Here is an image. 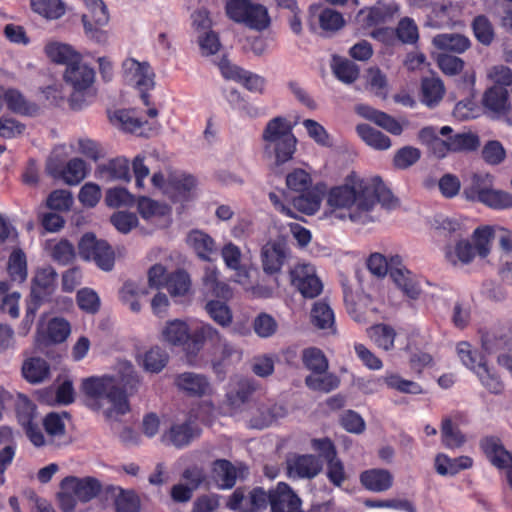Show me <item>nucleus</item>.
Segmentation results:
<instances>
[{"label": "nucleus", "mask_w": 512, "mask_h": 512, "mask_svg": "<svg viewBox=\"0 0 512 512\" xmlns=\"http://www.w3.org/2000/svg\"><path fill=\"white\" fill-rule=\"evenodd\" d=\"M377 203L388 209L398 204L380 177L361 179L351 175L344 185L331 189L327 197L331 217L349 219L358 225L372 224L379 219Z\"/></svg>", "instance_id": "obj_1"}, {"label": "nucleus", "mask_w": 512, "mask_h": 512, "mask_svg": "<svg viewBox=\"0 0 512 512\" xmlns=\"http://www.w3.org/2000/svg\"><path fill=\"white\" fill-rule=\"evenodd\" d=\"M140 379L133 365L125 360L116 365V374L91 376L82 380L85 403L92 410H102L108 419L117 418L129 410L128 397L136 393Z\"/></svg>", "instance_id": "obj_2"}, {"label": "nucleus", "mask_w": 512, "mask_h": 512, "mask_svg": "<svg viewBox=\"0 0 512 512\" xmlns=\"http://www.w3.org/2000/svg\"><path fill=\"white\" fill-rule=\"evenodd\" d=\"M264 150L275 158V164L281 165L290 159L296 150V137L292 126L285 117L271 119L263 130Z\"/></svg>", "instance_id": "obj_3"}, {"label": "nucleus", "mask_w": 512, "mask_h": 512, "mask_svg": "<svg viewBox=\"0 0 512 512\" xmlns=\"http://www.w3.org/2000/svg\"><path fill=\"white\" fill-rule=\"evenodd\" d=\"M163 339L172 346H181L189 355H196L205 342L219 340L218 332L210 325H203L200 329L189 332L187 322H168L162 331Z\"/></svg>", "instance_id": "obj_4"}, {"label": "nucleus", "mask_w": 512, "mask_h": 512, "mask_svg": "<svg viewBox=\"0 0 512 512\" xmlns=\"http://www.w3.org/2000/svg\"><path fill=\"white\" fill-rule=\"evenodd\" d=\"M58 493L59 507L63 512H72L78 501L87 503L98 496L102 489L100 481L94 477H65Z\"/></svg>", "instance_id": "obj_5"}, {"label": "nucleus", "mask_w": 512, "mask_h": 512, "mask_svg": "<svg viewBox=\"0 0 512 512\" xmlns=\"http://www.w3.org/2000/svg\"><path fill=\"white\" fill-rule=\"evenodd\" d=\"M494 230L490 226L478 227L474 230L471 240H459L453 250L446 252V257L452 265L470 264L476 255L486 258L491 252V241Z\"/></svg>", "instance_id": "obj_6"}, {"label": "nucleus", "mask_w": 512, "mask_h": 512, "mask_svg": "<svg viewBox=\"0 0 512 512\" xmlns=\"http://www.w3.org/2000/svg\"><path fill=\"white\" fill-rule=\"evenodd\" d=\"M63 77L66 84L73 89L70 96L71 108L74 110L81 109L86 102L85 94L94 83L95 72L93 68L88 66L81 57L65 69Z\"/></svg>", "instance_id": "obj_7"}, {"label": "nucleus", "mask_w": 512, "mask_h": 512, "mask_svg": "<svg viewBox=\"0 0 512 512\" xmlns=\"http://www.w3.org/2000/svg\"><path fill=\"white\" fill-rule=\"evenodd\" d=\"M154 76L148 62H139L134 58H127L122 62L123 80L126 84L139 90L145 105H149L147 92L155 85Z\"/></svg>", "instance_id": "obj_8"}, {"label": "nucleus", "mask_w": 512, "mask_h": 512, "mask_svg": "<svg viewBox=\"0 0 512 512\" xmlns=\"http://www.w3.org/2000/svg\"><path fill=\"white\" fill-rule=\"evenodd\" d=\"M79 255L87 261H94L104 270L110 271L114 267L115 253L107 241L97 239L93 233H86L78 244Z\"/></svg>", "instance_id": "obj_9"}, {"label": "nucleus", "mask_w": 512, "mask_h": 512, "mask_svg": "<svg viewBox=\"0 0 512 512\" xmlns=\"http://www.w3.org/2000/svg\"><path fill=\"white\" fill-rule=\"evenodd\" d=\"M291 283L306 298L318 296L323 289L316 270L310 263H297L290 269Z\"/></svg>", "instance_id": "obj_10"}, {"label": "nucleus", "mask_w": 512, "mask_h": 512, "mask_svg": "<svg viewBox=\"0 0 512 512\" xmlns=\"http://www.w3.org/2000/svg\"><path fill=\"white\" fill-rule=\"evenodd\" d=\"M399 11L400 6L395 1L385 3L379 0L374 6L361 9L355 21L362 28H370L393 20Z\"/></svg>", "instance_id": "obj_11"}, {"label": "nucleus", "mask_w": 512, "mask_h": 512, "mask_svg": "<svg viewBox=\"0 0 512 512\" xmlns=\"http://www.w3.org/2000/svg\"><path fill=\"white\" fill-rule=\"evenodd\" d=\"M291 257L290 249L284 239L267 242L261 249V262L266 274H277Z\"/></svg>", "instance_id": "obj_12"}, {"label": "nucleus", "mask_w": 512, "mask_h": 512, "mask_svg": "<svg viewBox=\"0 0 512 512\" xmlns=\"http://www.w3.org/2000/svg\"><path fill=\"white\" fill-rule=\"evenodd\" d=\"M322 469L321 459L312 454H293L286 459L287 475L291 479H313Z\"/></svg>", "instance_id": "obj_13"}, {"label": "nucleus", "mask_w": 512, "mask_h": 512, "mask_svg": "<svg viewBox=\"0 0 512 512\" xmlns=\"http://www.w3.org/2000/svg\"><path fill=\"white\" fill-rule=\"evenodd\" d=\"M248 473V468L245 465L235 466L226 459H217L211 465V478L222 490L232 489L237 479H245Z\"/></svg>", "instance_id": "obj_14"}, {"label": "nucleus", "mask_w": 512, "mask_h": 512, "mask_svg": "<svg viewBox=\"0 0 512 512\" xmlns=\"http://www.w3.org/2000/svg\"><path fill=\"white\" fill-rule=\"evenodd\" d=\"M480 447L494 466L499 469H507V480L512 488V454L503 447L497 437L482 439Z\"/></svg>", "instance_id": "obj_15"}, {"label": "nucleus", "mask_w": 512, "mask_h": 512, "mask_svg": "<svg viewBox=\"0 0 512 512\" xmlns=\"http://www.w3.org/2000/svg\"><path fill=\"white\" fill-rule=\"evenodd\" d=\"M69 322H39L35 343L39 350L65 341L70 335Z\"/></svg>", "instance_id": "obj_16"}, {"label": "nucleus", "mask_w": 512, "mask_h": 512, "mask_svg": "<svg viewBox=\"0 0 512 512\" xmlns=\"http://www.w3.org/2000/svg\"><path fill=\"white\" fill-rule=\"evenodd\" d=\"M482 105L492 118L504 119L511 106L508 90L497 85L491 86L482 96Z\"/></svg>", "instance_id": "obj_17"}, {"label": "nucleus", "mask_w": 512, "mask_h": 512, "mask_svg": "<svg viewBox=\"0 0 512 512\" xmlns=\"http://www.w3.org/2000/svg\"><path fill=\"white\" fill-rule=\"evenodd\" d=\"M111 122L124 131L135 133L139 136L150 137L157 134L159 125H150L147 121H141L132 111L118 110L111 117Z\"/></svg>", "instance_id": "obj_18"}, {"label": "nucleus", "mask_w": 512, "mask_h": 512, "mask_svg": "<svg viewBox=\"0 0 512 512\" xmlns=\"http://www.w3.org/2000/svg\"><path fill=\"white\" fill-rule=\"evenodd\" d=\"M325 193L326 186L319 183L313 186L310 190L299 193L298 196L288 197L285 195V201L291 203L293 208L297 211L307 215H312L319 210Z\"/></svg>", "instance_id": "obj_19"}, {"label": "nucleus", "mask_w": 512, "mask_h": 512, "mask_svg": "<svg viewBox=\"0 0 512 512\" xmlns=\"http://www.w3.org/2000/svg\"><path fill=\"white\" fill-rule=\"evenodd\" d=\"M383 384L401 393L421 394L423 392L422 387L418 383L403 379L398 374H387L383 377L368 380L367 384L362 386V389L366 393H372L378 391Z\"/></svg>", "instance_id": "obj_20"}, {"label": "nucleus", "mask_w": 512, "mask_h": 512, "mask_svg": "<svg viewBox=\"0 0 512 512\" xmlns=\"http://www.w3.org/2000/svg\"><path fill=\"white\" fill-rule=\"evenodd\" d=\"M166 192L175 201H187L190 199L192 192L196 188L197 181L194 176L182 172L170 173Z\"/></svg>", "instance_id": "obj_21"}, {"label": "nucleus", "mask_w": 512, "mask_h": 512, "mask_svg": "<svg viewBox=\"0 0 512 512\" xmlns=\"http://www.w3.org/2000/svg\"><path fill=\"white\" fill-rule=\"evenodd\" d=\"M442 136H448V143L451 152H470L480 146V139L472 131L454 132L449 126H443L439 130Z\"/></svg>", "instance_id": "obj_22"}, {"label": "nucleus", "mask_w": 512, "mask_h": 512, "mask_svg": "<svg viewBox=\"0 0 512 512\" xmlns=\"http://www.w3.org/2000/svg\"><path fill=\"white\" fill-rule=\"evenodd\" d=\"M355 112L393 135H400L403 131L401 124L394 117L369 105L358 104L355 106Z\"/></svg>", "instance_id": "obj_23"}, {"label": "nucleus", "mask_w": 512, "mask_h": 512, "mask_svg": "<svg viewBox=\"0 0 512 512\" xmlns=\"http://www.w3.org/2000/svg\"><path fill=\"white\" fill-rule=\"evenodd\" d=\"M271 512H304V510L300 497L288 484L280 482L276 487Z\"/></svg>", "instance_id": "obj_24"}, {"label": "nucleus", "mask_w": 512, "mask_h": 512, "mask_svg": "<svg viewBox=\"0 0 512 512\" xmlns=\"http://www.w3.org/2000/svg\"><path fill=\"white\" fill-rule=\"evenodd\" d=\"M286 415L287 409L284 405L269 401L258 406L250 423L253 428L263 429L270 426L278 419L284 418Z\"/></svg>", "instance_id": "obj_25"}, {"label": "nucleus", "mask_w": 512, "mask_h": 512, "mask_svg": "<svg viewBox=\"0 0 512 512\" xmlns=\"http://www.w3.org/2000/svg\"><path fill=\"white\" fill-rule=\"evenodd\" d=\"M3 101L7 108L21 116H36L39 112V106L28 100L19 90L9 88L3 93Z\"/></svg>", "instance_id": "obj_26"}, {"label": "nucleus", "mask_w": 512, "mask_h": 512, "mask_svg": "<svg viewBox=\"0 0 512 512\" xmlns=\"http://www.w3.org/2000/svg\"><path fill=\"white\" fill-rule=\"evenodd\" d=\"M390 279L407 299L416 301L421 297L423 290L420 280L409 269L404 272L395 271Z\"/></svg>", "instance_id": "obj_27"}, {"label": "nucleus", "mask_w": 512, "mask_h": 512, "mask_svg": "<svg viewBox=\"0 0 512 512\" xmlns=\"http://www.w3.org/2000/svg\"><path fill=\"white\" fill-rule=\"evenodd\" d=\"M175 384L191 396H203L210 390V383L204 375L184 372L175 378Z\"/></svg>", "instance_id": "obj_28"}, {"label": "nucleus", "mask_w": 512, "mask_h": 512, "mask_svg": "<svg viewBox=\"0 0 512 512\" xmlns=\"http://www.w3.org/2000/svg\"><path fill=\"white\" fill-rule=\"evenodd\" d=\"M445 86L438 77H425L421 81L420 100L429 108L436 107L445 95Z\"/></svg>", "instance_id": "obj_29"}, {"label": "nucleus", "mask_w": 512, "mask_h": 512, "mask_svg": "<svg viewBox=\"0 0 512 512\" xmlns=\"http://www.w3.org/2000/svg\"><path fill=\"white\" fill-rule=\"evenodd\" d=\"M362 485L373 492H383L391 488L392 474L386 469H370L361 473Z\"/></svg>", "instance_id": "obj_30"}, {"label": "nucleus", "mask_w": 512, "mask_h": 512, "mask_svg": "<svg viewBox=\"0 0 512 512\" xmlns=\"http://www.w3.org/2000/svg\"><path fill=\"white\" fill-rule=\"evenodd\" d=\"M45 53L52 62L65 65L66 68L81 58V55L70 45L59 42L48 43L45 46Z\"/></svg>", "instance_id": "obj_31"}, {"label": "nucleus", "mask_w": 512, "mask_h": 512, "mask_svg": "<svg viewBox=\"0 0 512 512\" xmlns=\"http://www.w3.org/2000/svg\"><path fill=\"white\" fill-rule=\"evenodd\" d=\"M433 45L443 51L463 53L470 47V40L458 33L438 34L432 39Z\"/></svg>", "instance_id": "obj_32"}, {"label": "nucleus", "mask_w": 512, "mask_h": 512, "mask_svg": "<svg viewBox=\"0 0 512 512\" xmlns=\"http://www.w3.org/2000/svg\"><path fill=\"white\" fill-rule=\"evenodd\" d=\"M259 389V384L252 378L240 379L235 388L227 393V401L233 407H240L249 401L251 396Z\"/></svg>", "instance_id": "obj_33"}, {"label": "nucleus", "mask_w": 512, "mask_h": 512, "mask_svg": "<svg viewBox=\"0 0 512 512\" xmlns=\"http://www.w3.org/2000/svg\"><path fill=\"white\" fill-rule=\"evenodd\" d=\"M98 171L102 178L106 180H131L129 162L124 157H118L110 160L107 164L101 165Z\"/></svg>", "instance_id": "obj_34"}, {"label": "nucleus", "mask_w": 512, "mask_h": 512, "mask_svg": "<svg viewBox=\"0 0 512 512\" xmlns=\"http://www.w3.org/2000/svg\"><path fill=\"white\" fill-rule=\"evenodd\" d=\"M472 464L473 461L468 456L449 458L444 454H439L435 459L436 471L442 476L455 475L461 470L470 468Z\"/></svg>", "instance_id": "obj_35"}, {"label": "nucleus", "mask_w": 512, "mask_h": 512, "mask_svg": "<svg viewBox=\"0 0 512 512\" xmlns=\"http://www.w3.org/2000/svg\"><path fill=\"white\" fill-rule=\"evenodd\" d=\"M490 189L491 176L489 174H473L471 183L463 190V195L469 201L482 203Z\"/></svg>", "instance_id": "obj_36"}, {"label": "nucleus", "mask_w": 512, "mask_h": 512, "mask_svg": "<svg viewBox=\"0 0 512 512\" xmlns=\"http://www.w3.org/2000/svg\"><path fill=\"white\" fill-rule=\"evenodd\" d=\"M43 425L51 446L59 447L65 443V424L59 414L55 412L47 414L43 420Z\"/></svg>", "instance_id": "obj_37"}, {"label": "nucleus", "mask_w": 512, "mask_h": 512, "mask_svg": "<svg viewBox=\"0 0 512 512\" xmlns=\"http://www.w3.org/2000/svg\"><path fill=\"white\" fill-rule=\"evenodd\" d=\"M57 273L51 266L41 268L37 271L31 291L34 296L40 294L48 297L52 294L55 288Z\"/></svg>", "instance_id": "obj_38"}, {"label": "nucleus", "mask_w": 512, "mask_h": 512, "mask_svg": "<svg viewBox=\"0 0 512 512\" xmlns=\"http://www.w3.org/2000/svg\"><path fill=\"white\" fill-rule=\"evenodd\" d=\"M165 287L172 297L186 296L191 290L190 276L185 270L178 269L167 275Z\"/></svg>", "instance_id": "obj_39"}, {"label": "nucleus", "mask_w": 512, "mask_h": 512, "mask_svg": "<svg viewBox=\"0 0 512 512\" xmlns=\"http://www.w3.org/2000/svg\"><path fill=\"white\" fill-rule=\"evenodd\" d=\"M359 137L370 147L377 150H386L391 146V140L381 131L374 129L368 124L356 126Z\"/></svg>", "instance_id": "obj_40"}, {"label": "nucleus", "mask_w": 512, "mask_h": 512, "mask_svg": "<svg viewBox=\"0 0 512 512\" xmlns=\"http://www.w3.org/2000/svg\"><path fill=\"white\" fill-rule=\"evenodd\" d=\"M137 210L141 217L147 221H154L170 212V208L166 204L146 196L139 197Z\"/></svg>", "instance_id": "obj_41"}, {"label": "nucleus", "mask_w": 512, "mask_h": 512, "mask_svg": "<svg viewBox=\"0 0 512 512\" xmlns=\"http://www.w3.org/2000/svg\"><path fill=\"white\" fill-rule=\"evenodd\" d=\"M187 242L201 259L210 260V255L215 250V243L208 234L199 230L192 231L188 235Z\"/></svg>", "instance_id": "obj_42"}, {"label": "nucleus", "mask_w": 512, "mask_h": 512, "mask_svg": "<svg viewBox=\"0 0 512 512\" xmlns=\"http://www.w3.org/2000/svg\"><path fill=\"white\" fill-rule=\"evenodd\" d=\"M49 365L42 358H31L24 362L22 374L30 383H40L49 376Z\"/></svg>", "instance_id": "obj_43"}, {"label": "nucleus", "mask_w": 512, "mask_h": 512, "mask_svg": "<svg viewBox=\"0 0 512 512\" xmlns=\"http://www.w3.org/2000/svg\"><path fill=\"white\" fill-rule=\"evenodd\" d=\"M302 361L304 366L314 374H323L327 372L329 363L323 351L317 347L305 348L302 351Z\"/></svg>", "instance_id": "obj_44"}, {"label": "nucleus", "mask_w": 512, "mask_h": 512, "mask_svg": "<svg viewBox=\"0 0 512 512\" xmlns=\"http://www.w3.org/2000/svg\"><path fill=\"white\" fill-rule=\"evenodd\" d=\"M441 139L433 127H425L420 131V138L426 142L436 158H444L450 151L448 136Z\"/></svg>", "instance_id": "obj_45"}, {"label": "nucleus", "mask_w": 512, "mask_h": 512, "mask_svg": "<svg viewBox=\"0 0 512 512\" xmlns=\"http://www.w3.org/2000/svg\"><path fill=\"white\" fill-rule=\"evenodd\" d=\"M242 23L251 29L263 31L270 26L271 19L265 6L253 2Z\"/></svg>", "instance_id": "obj_46"}, {"label": "nucleus", "mask_w": 512, "mask_h": 512, "mask_svg": "<svg viewBox=\"0 0 512 512\" xmlns=\"http://www.w3.org/2000/svg\"><path fill=\"white\" fill-rule=\"evenodd\" d=\"M369 338L384 350H390L394 345L395 331L384 323H378L367 329Z\"/></svg>", "instance_id": "obj_47"}, {"label": "nucleus", "mask_w": 512, "mask_h": 512, "mask_svg": "<svg viewBox=\"0 0 512 512\" xmlns=\"http://www.w3.org/2000/svg\"><path fill=\"white\" fill-rule=\"evenodd\" d=\"M31 7L34 12L51 20L59 19L66 11L61 0H31Z\"/></svg>", "instance_id": "obj_48"}, {"label": "nucleus", "mask_w": 512, "mask_h": 512, "mask_svg": "<svg viewBox=\"0 0 512 512\" xmlns=\"http://www.w3.org/2000/svg\"><path fill=\"white\" fill-rule=\"evenodd\" d=\"M332 70L334 75L345 84L355 82L360 73L358 65L348 59L342 58H334Z\"/></svg>", "instance_id": "obj_49"}, {"label": "nucleus", "mask_w": 512, "mask_h": 512, "mask_svg": "<svg viewBox=\"0 0 512 512\" xmlns=\"http://www.w3.org/2000/svg\"><path fill=\"white\" fill-rule=\"evenodd\" d=\"M88 12L82 15V23L90 22L100 26H107L109 13L102 0H85Z\"/></svg>", "instance_id": "obj_50"}, {"label": "nucleus", "mask_w": 512, "mask_h": 512, "mask_svg": "<svg viewBox=\"0 0 512 512\" xmlns=\"http://www.w3.org/2000/svg\"><path fill=\"white\" fill-rule=\"evenodd\" d=\"M305 384L314 391L328 393L338 388L340 384L339 378L334 374H314L305 378Z\"/></svg>", "instance_id": "obj_51"}, {"label": "nucleus", "mask_w": 512, "mask_h": 512, "mask_svg": "<svg viewBox=\"0 0 512 512\" xmlns=\"http://www.w3.org/2000/svg\"><path fill=\"white\" fill-rule=\"evenodd\" d=\"M9 284L6 281H0V310L7 313L11 318L19 316L18 302L20 294L18 292L8 293Z\"/></svg>", "instance_id": "obj_52"}, {"label": "nucleus", "mask_w": 512, "mask_h": 512, "mask_svg": "<svg viewBox=\"0 0 512 512\" xmlns=\"http://www.w3.org/2000/svg\"><path fill=\"white\" fill-rule=\"evenodd\" d=\"M476 39L485 46H489L495 37L494 27L485 15H478L472 22Z\"/></svg>", "instance_id": "obj_53"}, {"label": "nucleus", "mask_w": 512, "mask_h": 512, "mask_svg": "<svg viewBox=\"0 0 512 512\" xmlns=\"http://www.w3.org/2000/svg\"><path fill=\"white\" fill-rule=\"evenodd\" d=\"M87 174L86 163L80 158L71 159L63 168L62 179L68 185H77Z\"/></svg>", "instance_id": "obj_54"}, {"label": "nucleus", "mask_w": 512, "mask_h": 512, "mask_svg": "<svg viewBox=\"0 0 512 512\" xmlns=\"http://www.w3.org/2000/svg\"><path fill=\"white\" fill-rule=\"evenodd\" d=\"M441 435L442 442L447 448L461 447L466 441V438L460 429L454 426L449 418L442 421Z\"/></svg>", "instance_id": "obj_55"}, {"label": "nucleus", "mask_w": 512, "mask_h": 512, "mask_svg": "<svg viewBox=\"0 0 512 512\" xmlns=\"http://www.w3.org/2000/svg\"><path fill=\"white\" fill-rule=\"evenodd\" d=\"M194 437V431L187 423L172 426L169 433L164 435L165 440L178 448L188 445Z\"/></svg>", "instance_id": "obj_56"}, {"label": "nucleus", "mask_w": 512, "mask_h": 512, "mask_svg": "<svg viewBox=\"0 0 512 512\" xmlns=\"http://www.w3.org/2000/svg\"><path fill=\"white\" fill-rule=\"evenodd\" d=\"M367 87L378 97L385 98L387 96V78L378 67H370L367 70Z\"/></svg>", "instance_id": "obj_57"}, {"label": "nucleus", "mask_w": 512, "mask_h": 512, "mask_svg": "<svg viewBox=\"0 0 512 512\" xmlns=\"http://www.w3.org/2000/svg\"><path fill=\"white\" fill-rule=\"evenodd\" d=\"M277 356L274 354H260L251 360V371L258 377L267 378L274 373Z\"/></svg>", "instance_id": "obj_58"}, {"label": "nucleus", "mask_w": 512, "mask_h": 512, "mask_svg": "<svg viewBox=\"0 0 512 512\" xmlns=\"http://www.w3.org/2000/svg\"><path fill=\"white\" fill-rule=\"evenodd\" d=\"M18 422L21 426L26 427L34 423L36 417V406L26 396L18 395L15 403Z\"/></svg>", "instance_id": "obj_59"}, {"label": "nucleus", "mask_w": 512, "mask_h": 512, "mask_svg": "<svg viewBox=\"0 0 512 512\" xmlns=\"http://www.w3.org/2000/svg\"><path fill=\"white\" fill-rule=\"evenodd\" d=\"M115 506L117 512H140V499L134 491L119 488Z\"/></svg>", "instance_id": "obj_60"}, {"label": "nucleus", "mask_w": 512, "mask_h": 512, "mask_svg": "<svg viewBox=\"0 0 512 512\" xmlns=\"http://www.w3.org/2000/svg\"><path fill=\"white\" fill-rule=\"evenodd\" d=\"M287 187L294 192L302 193L310 190L312 186L311 176L303 169H295L286 177Z\"/></svg>", "instance_id": "obj_61"}, {"label": "nucleus", "mask_w": 512, "mask_h": 512, "mask_svg": "<svg viewBox=\"0 0 512 512\" xmlns=\"http://www.w3.org/2000/svg\"><path fill=\"white\" fill-rule=\"evenodd\" d=\"M26 125L11 116L0 117V137L3 139H14L22 136Z\"/></svg>", "instance_id": "obj_62"}, {"label": "nucleus", "mask_w": 512, "mask_h": 512, "mask_svg": "<svg viewBox=\"0 0 512 512\" xmlns=\"http://www.w3.org/2000/svg\"><path fill=\"white\" fill-rule=\"evenodd\" d=\"M398 39L405 44H414L419 38L418 27L410 17L402 18L396 28Z\"/></svg>", "instance_id": "obj_63"}, {"label": "nucleus", "mask_w": 512, "mask_h": 512, "mask_svg": "<svg viewBox=\"0 0 512 512\" xmlns=\"http://www.w3.org/2000/svg\"><path fill=\"white\" fill-rule=\"evenodd\" d=\"M482 204L492 209H509L512 208V194L491 188Z\"/></svg>", "instance_id": "obj_64"}]
</instances>
